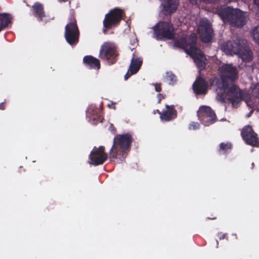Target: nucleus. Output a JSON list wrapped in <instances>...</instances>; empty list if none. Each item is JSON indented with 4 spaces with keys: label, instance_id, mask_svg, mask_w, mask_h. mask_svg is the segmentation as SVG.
Wrapping results in <instances>:
<instances>
[{
    "label": "nucleus",
    "instance_id": "obj_1",
    "mask_svg": "<svg viewBox=\"0 0 259 259\" xmlns=\"http://www.w3.org/2000/svg\"><path fill=\"white\" fill-rule=\"evenodd\" d=\"M133 140V137L129 133L116 135L109 151V160L118 163L123 161L130 150Z\"/></svg>",
    "mask_w": 259,
    "mask_h": 259
},
{
    "label": "nucleus",
    "instance_id": "obj_2",
    "mask_svg": "<svg viewBox=\"0 0 259 259\" xmlns=\"http://www.w3.org/2000/svg\"><path fill=\"white\" fill-rule=\"evenodd\" d=\"M218 13L224 23L232 26L242 27L246 23L245 13L238 9L226 7L218 10Z\"/></svg>",
    "mask_w": 259,
    "mask_h": 259
},
{
    "label": "nucleus",
    "instance_id": "obj_3",
    "mask_svg": "<svg viewBox=\"0 0 259 259\" xmlns=\"http://www.w3.org/2000/svg\"><path fill=\"white\" fill-rule=\"evenodd\" d=\"M223 92H219L217 99L222 103L229 102L232 106L237 105L244 98V93L238 86L233 84L228 86V83H223Z\"/></svg>",
    "mask_w": 259,
    "mask_h": 259
},
{
    "label": "nucleus",
    "instance_id": "obj_4",
    "mask_svg": "<svg viewBox=\"0 0 259 259\" xmlns=\"http://www.w3.org/2000/svg\"><path fill=\"white\" fill-rule=\"evenodd\" d=\"M80 36L77 21L73 14L69 17V22L65 27L64 37L67 42L71 46L76 45Z\"/></svg>",
    "mask_w": 259,
    "mask_h": 259
},
{
    "label": "nucleus",
    "instance_id": "obj_5",
    "mask_svg": "<svg viewBox=\"0 0 259 259\" xmlns=\"http://www.w3.org/2000/svg\"><path fill=\"white\" fill-rule=\"evenodd\" d=\"M123 11L118 8H115L105 15L103 20V32L104 34L107 33V30L116 27L121 20Z\"/></svg>",
    "mask_w": 259,
    "mask_h": 259
},
{
    "label": "nucleus",
    "instance_id": "obj_6",
    "mask_svg": "<svg viewBox=\"0 0 259 259\" xmlns=\"http://www.w3.org/2000/svg\"><path fill=\"white\" fill-rule=\"evenodd\" d=\"M117 48L114 44L111 42H105L101 47L99 57L106 60L110 65L115 63L118 56Z\"/></svg>",
    "mask_w": 259,
    "mask_h": 259
},
{
    "label": "nucleus",
    "instance_id": "obj_7",
    "mask_svg": "<svg viewBox=\"0 0 259 259\" xmlns=\"http://www.w3.org/2000/svg\"><path fill=\"white\" fill-rule=\"evenodd\" d=\"M154 33L157 39H172L175 37V32L172 24L168 22H158L153 28Z\"/></svg>",
    "mask_w": 259,
    "mask_h": 259
},
{
    "label": "nucleus",
    "instance_id": "obj_8",
    "mask_svg": "<svg viewBox=\"0 0 259 259\" xmlns=\"http://www.w3.org/2000/svg\"><path fill=\"white\" fill-rule=\"evenodd\" d=\"M197 36L194 33H191L189 36H183L176 39L174 41V46L182 49L188 54L191 52V48H196Z\"/></svg>",
    "mask_w": 259,
    "mask_h": 259
},
{
    "label": "nucleus",
    "instance_id": "obj_9",
    "mask_svg": "<svg viewBox=\"0 0 259 259\" xmlns=\"http://www.w3.org/2000/svg\"><path fill=\"white\" fill-rule=\"evenodd\" d=\"M103 146L95 147L89 155L90 163L95 166L103 164L108 159V155Z\"/></svg>",
    "mask_w": 259,
    "mask_h": 259
},
{
    "label": "nucleus",
    "instance_id": "obj_10",
    "mask_svg": "<svg viewBox=\"0 0 259 259\" xmlns=\"http://www.w3.org/2000/svg\"><path fill=\"white\" fill-rule=\"evenodd\" d=\"M199 120L205 126L214 123L217 120L214 112L208 106L202 107L198 113Z\"/></svg>",
    "mask_w": 259,
    "mask_h": 259
},
{
    "label": "nucleus",
    "instance_id": "obj_11",
    "mask_svg": "<svg viewBox=\"0 0 259 259\" xmlns=\"http://www.w3.org/2000/svg\"><path fill=\"white\" fill-rule=\"evenodd\" d=\"M199 33L202 42H210L213 37V30L207 19H202L198 27Z\"/></svg>",
    "mask_w": 259,
    "mask_h": 259
},
{
    "label": "nucleus",
    "instance_id": "obj_12",
    "mask_svg": "<svg viewBox=\"0 0 259 259\" xmlns=\"http://www.w3.org/2000/svg\"><path fill=\"white\" fill-rule=\"evenodd\" d=\"M219 71L221 73L223 83L225 82V79L234 81L238 78V72L237 68L231 64H223L220 67Z\"/></svg>",
    "mask_w": 259,
    "mask_h": 259
},
{
    "label": "nucleus",
    "instance_id": "obj_13",
    "mask_svg": "<svg viewBox=\"0 0 259 259\" xmlns=\"http://www.w3.org/2000/svg\"><path fill=\"white\" fill-rule=\"evenodd\" d=\"M241 135L248 145L256 146L259 144L257 134L253 131L250 125L246 126L243 128Z\"/></svg>",
    "mask_w": 259,
    "mask_h": 259
},
{
    "label": "nucleus",
    "instance_id": "obj_14",
    "mask_svg": "<svg viewBox=\"0 0 259 259\" xmlns=\"http://www.w3.org/2000/svg\"><path fill=\"white\" fill-rule=\"evenodd\" d=\"M191 50H192L191 52L189 55L193 58L197 67L200 72L206 67V58L202 52L197 47H192Z\"/></svg>",
    "mask_w": 259,
    "mask_h": 259
},
{
    "label": "nucleus",
    "instance_id": "obj_15",
    "mask_svg": "<svg viewBox=\"0 0 259 259\" xmlns=\"http://www.w3.org/2000/svg\"><path fill=\"white\" fill-rule=\"evenodd\" d=\"M243 47L240 41L237 40L233 42L231 41H227L222 45V49L226 53L234 54L238 55Z\"/></svg>",
    "mask_w": 259,
    "mask_h": 259
},
{
    "label": "nucleus",
    "instance_id": "obj_16",
    "mask_svg": "<svg viewBox=\"0 0 259 259\" xmlns=\"http://www.w3.org/2000/svg\"><path fill=\"white\" fill-rule=\"evenodd\" d=\"M208 83L202 77H198L193 84V90L197 95H205L207 93Z\"/></svg>",
    "mask_w": 259,
    "mask_h": 259
},
{
    "label": "nucleus",
    "instance_id": "obj_17",
    "mask_svg": "<svg viewBox=\"0 0 259 259\" xmlns=\"http://www.w3.org/2000/svg\"><path fill=\"white\" fill-rule=\"evenodd\" d=\"M179 4L178 0H164L162 4L163 14L169 15V18H170L171 15L177 10Z\"/></svg>",
    "mask_w": 259,
    "mask_h": 259
},
{
    "label": "nucleus",
    "instance_id": "obj_18",
    "mask_svg": "<svg viewBox=\"0 0 259 259\" xmlns=\"http://www.w3.org/2000/svg\"><path fill=\"white\" fill-rule=\"evenodd\" d=\"M166 110L163 111L160 118L162 121H169L172 120L177 117V111L175 109L174 105H166Z\"/></svg>",
    "mask_w": 259,
    "mask_h": 259
},
{
    "label": "nucleus",
    "instance_id": "obj_19",
    "mask_svg": "<svg viewBox=\"0 0 259 259\" xmlns=\"http://www.w3.org/2000/svg\"><path fill=\"white\" fill-rule=\"evenodd\" d=\"M82 62L85 66L89 67L90 69L98 70L101 68L100 60L91 55L85 56L83 58Z\"/></svg>",
    "mask_w": 259,
    "mask_h": 259
},
{
    "label": "nucleus",
    "instance_id": "obj_20",
    "mask_svg": "<svg viewBox=\"0 0 259 259\" xmlns=\"http://www.w3.org/2000/svg\"><path fill=\"white\" fill-rule=\"evenodd\" d=\"M142 60L141 58H135L133 57L128 69V71L131 74L137 73L139 70L142 64Z\"/></svg>",
    "mask_w": 259,
    "mask_h": 259
},
{
    "label": "nucleus",
    "instance_id": "obj_21",
    "mask_svg": "<svg viewBox=\"0 0 259 259\" xmlns=\"http://www.w3.org/2000/svg\"><path fill=\"white\" fill-rule=\"evenodd\" d=\"M238 56L245 62H249L252 60V52L246 46L243 47Z\"/></svg>",
    "mask_w": 259,
    "mask_h": 259
},
{
    "label": "nucleus",
    "instance_id": "obj_22",
    "mask_svg": "<svg viewBox=\"0 0 259 259\" xmlns=\"http://www.w3.org/2000/svg\"><path fill=\"white\" fill-rule=\"evenodd\" d=\"M34 11L35 16L37 18L39 21H41L42 18L45 17L44 7L42 4L39 3H35L32 6Z\"/></svg>",
    "mask_w": 259,
    "mask_h": 259
},
{
    "label": "nucleus",
    "instance_id": "obj_23",
    "mask_svg": "<svg viewBox=\"0 0 259 259\" xmlns=\"http://www.w3.org/2000/svg\"><path fill=\"white\" fill-rule=\"evenodd\" d=\"M11 15L7 13L0 14V31L11 23Z\"/></svg>",
    "mask_w": 259,
    "mask_h": 259
},
{
    "label": "nucleus",
    "instance_id": "obj_24",
    "mask_svg": "<svg viewBox=\"0 0 259 259\" xmlns=\"http://www.w3.org/2000/svg\"><path fill=\"white\" fill-rule=\"evenodd\" d=\"M164 78L166 82L170 85H174L177 81V77L171 71L166 72Z\"/></svg>",
    "mask_w": 259,
    "mask_h": 259
},
{
    "label": "nucleus",
    "instance_id": "obj_25",
    "mask_svg": "<svg viewBox=\"0 0 259 259\" xmlns=\"http://www.w3.org/2000/svg\"><path fill=\"white\" fill-rule=\"evenodd\" d=\"M251 36L253 40L259 45V26H255L253 29Z\"/></svg>",
    "mask_w": 259,
    "mask_h": 259
},
{
    "label": "nucleus",
    "instance_id": "obj_26",
    "mask_svg": "<svg viewBox=\"0 0 259 259\" xmlns=\"http://www.w3.org/2000/svg\"><path fill=\"white\" fill-rule=\"evenodd\" d=\"M231 147L232 145L230 143H221L220 144V150L222 151L224 153H226L227 152V150L231 149Z\"/></svg>",
    "mask_w": 259,
    "mask_h": 259
},
{
    "label": "nucleus",
    "instance_id": "obj_27",
    "mask_svg": "<svg viewBox=\"0 0 259 259\" xmlns=\"http://www.w3.org/2000/svg\"><path fill=\"white\" fill-rule=\"evenodd\" d=\"M200 124L197 122H192L190 123L189 128L190 130H196L199 128Z\"/></svg>",
    "mask_w": 259,
    "mask_h": 259
},
{
    "label": "nucleus",
    "instance_id": "obj_28",
    "mask_svg": "<svg viewBox=\"0 0 259 259\" xmlns=\"http://www.w3.org/2000/svg\"><path fill=\"white\" fill-rule=\"evenodd\" d=\"M152 85L155 87V91L157 92H160L161 91V83H153Z\"/></svg>",
    "mask_w": 259,
    "mask_h": 259
},
{
    "label": "nucleus",
    "instance_id": "obj_29",
    "mask_svg": "<svg viewBox=\"0 0 259 259\" xmlns=\"http://www.w3.org/2000/svg\"><path fill=\"white\" fill-rule=\"evenodd\" d=\"M218 235L219 236L220 240H223L224 239H226L227 240H228V238L227 237V234L224 233L222 234V233H218Z\"/></svg>",
    "mask_w": 259,
    "mask_h": 259
},
{
    "label": "nucleus",
    "instance_id": "obj_30",
    "mask_svg": "<svg viewBox=\"0 0 259 259\" xmlns=\"http://www.w3.org/2000/svg\"><path fill=\"white\" fill-rule=\"evenodd\" d=\"M158 103H160L161 100L164 98V96L162 94H158L157 95Z\"/></svg>",
    "mask_w": 259,
    "mask_h": 259
},
{
    "label": "nucleus",
    "instance_id": "obj_31",
    "mask_svg": "<svg viewBox=\"0 0 259 259\" xmlns=\"http://www.w3.org/2000/svg\"><path fill=\"white\" fill-rule=\"evenodd\" d=\"M201 2L206 3H216L219 2V0H200Z\"/></svg>",
    "mask_w": 259,
    "mask_h": 259
},
{
    "label": "nucleus",
    "instance_id": "obj_32",
    "mask_svg": "<svg viewBox=\"0 0 259 259\" xmlns=\"http://www.w3.org/2000/svg\"><path fill=\"white\" fill-rule=\"evenodd\" d=\"M132 74L130 73L129 74V71H128V72H127L125 75H124V79L125 80H126L127 79L130 77V76Z\"/></svg>",
    "mask_w": 259,
    "mask_h": 259
},
{
    "label": "nucleus",
    "instance_id": "obj_33",
    "mask_svg": "<svg viewBox=\"0 0 259 259\" xmlns=\"http://www.w3.org/2000/svg\"><path fill=\"white\" fill-rule=\"evenodd\" d=\"M5 109V106L4 103L3 102V103H0V109L4 110Z\"/></svg>",
    "mask_w": 259,
    "mask_h": 259
},
{
    "label": "nucleus",
    "instance_id": "obj_34",
    "mask_svg": "<svg viewBox=\"0 0 259 259\" xmlns=\"http://www.w3.org/2000/svg\"><path fill=\"white\" fill-rule=\"evenodd\" d=\"M154 114H155L156 113H157L158 114L160 115V116H161V114L162 113L161 112H160L158 109H157L156 110H154Z\"/></svg>",
    "mask_w": 259,
    "mask_h": 259
},
{
    "label": "nucleus",
    "instance_id": "obj_35",
    "mask_svg": "<svg viewBox=\"0 0 259 259\" xmlns=\"http://www.w3.org/2000/svg\"><path fill=\"white\" fill-rule=\"evenodd\" d=\"M254 4L259 7V0H253Z\"/></svg>",
    "mask_w": 259,
    "mask_h": 259
},
{
    "label": "nucleus",
    "instance_id": "obj_36",
    "mask_svg": "<svg viewBox=\"0 0 259 259\" xmlns=\"http://www.w3.org/2000/svg\"><path fill=\"white\" fill-rule=\"evenodd\" d=\"M190 2L191 4L193 5L196 4V1L195 0H190Z\"/></svg>",
    "mask_w": 259,
    "mask_h": 259
},
{
    "label": "nucleus",
    "instance_id": "obj_37",
    "mask_svg": "<svg viewBox=\"0 0 259 259\" xmlns=\"http://www.w3.org/2000/svg\"><path fill=\"white\" fill-rule=\"evenodd\" d=\"M208 219H209V220H215V219H217V218L216 217H213V218H208Z\"/></svg>",
    "mask_w": 259,
    "mask_h": 259
},
{
    "label": "nucleus",
    "instance_id": "obj_38",
    "mask_svg": "<svg viewBox=\"0 0 259 259\" xmlns=\"http://www.w3.org/2000/svg\"><path fill=\"white\" fill-rule=\"evenodd\" d=\"M112 105H113L112 108H113V109H115V104H113V103H112Z\"/></svg>",
    "mask_w": 259,
    "mask_h": 259
},
{
    "label": "nucleus",
    "instance_id": "obj_39",
    "mask_svg": "<svg viewBox=\"0 0 259 259\" xmlns=\"http://www.w3.org/2000/svg\"><path fill=\"white\" fill-rule=\"evenodd\" d=\"M62 2H67L68 0H61Z\"/></svg>",
    "mask_w": 259,
    "mask_h": 259
},
{
    "label": "nucleus",
    "instance_id": "obj_40",
    "mask_svg": "<svg viewBox=\"0 0 259 259\" xmlns=\"http://www.w3.org/2000/svg\"><path fill=\"white\" fill-rule=\"evenodd\" d=\"M217 245H218L219 244V242H218V240H217Z\"/></svg>",
    "mask_w": 259,
    "mask_h": 259
},
{
    "label": "nucleus",
    "instance_id": "obj_41",
    "mask_svg": "<svg viewBox=\"0 0 259 259\" xmlns=\"http://www.w3.org/2000/svg\"><path fill=\"white\" fill-rule=\"evenodd\" d=\"M108 106L109 107H111V106H110V104H108Z\"/></svg>",
    "mask_w": 259,
    "mask_h": 259
},
{
    "label": "nucleus",
    "instance_id": "obj_42",
    "mask_svg": "<svg viewBox=\"0 0 259 259\" xmlns=\"http://www.w3.org/2000/svg\"><path fill=\"white\" fill-rule=\"evenodd\" d=\"M257 95L259 96V93H258V95Z\"/></svg>",
    "mask_w": 259,
    "mask_h": 259
}]
</instances>
